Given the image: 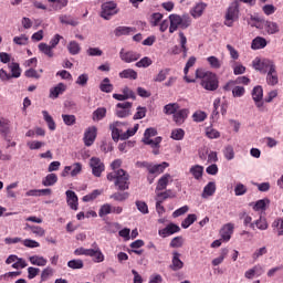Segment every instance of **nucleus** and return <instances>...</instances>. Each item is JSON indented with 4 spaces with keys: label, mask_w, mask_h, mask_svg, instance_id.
<instances>
[{
    "label": "nucleus",
    "mask_w": 283,
    "mask_h": 283,
    "mask_svg": "<svg viewBox=\"0 0 283 283\" xmlns=\"http://www.w3.org/2000/svg\"><path fill=\"white\" fill-rule=\"evenodd\" d=\"M120 165H123V161L120 159H115L111 164L113 171L107 174L106 178L109 182L115 181V187H117L119 191H127V189H129V174L122 169Z\"/></svg>",
    "instance_id": "1"
},
{
    "label": "nucleus",
    "mask_w": 283,
    "mask_h": 283,
    "mask_svg": "<svg viewBox=\"0 0 283 283\" xmlns=\"http://www.w3.org/2000/svg\"><path fill=\"white\" fill-rule=\"evenodd\" d=\"M196 78L201 80V87H203V90H207L208 92H216V90L220 87V81L218 80V75L211 71L197 69Z\"/></svg>",
    "instance_id": "2"
},
{
    "label": "nucleus",
    "mask_w": 283,
    "mask_h": 283,
    "mask_svg": "<svg viewBox=\"0 0 283 283\" xmlns=\"http://www.w3.org/2000/svg\"><path fill=\"white\" fill-rule=\"evenodd\" d=\"M170 27H169V33L174 34L178 28H181V30H187L189 25H191V18L189 15L180 17L178 14H170L169 15Z\"/></svg>",
    "instance_id": "3"
},
{
    "label": "nucleus",
    "mask_w": 283,
    "mask_h": 283,
    "mask_svg": "<svg viewBox=\"0 0 283 283\" xmlns=\"http://www.w3.org/2000/svg\"><path fill=\"white\" fill-rule=\"evenodd\" d=\"M240 19V8L238 7V2L231 3L228 7L224 15V25L228 28H233V23Z\"/></svg>",
    "instance_id": "4"
},
{
    "label": "nucleus",
    "mask_w": 283,
    "mask_h": 283,
    "mask_svg": "<svg viewBox=\"0 0 283 283\" xmlns=\"http://www.w3.org/2000/svg\"><path fill=\"white\" fill-rule=\"evenodd\" d=\"M118 14V4L114 1L104 2L102 4L101 17L105 19V21H109L112 17Z\"/></svg>",
    "instance_id": "5"
},
{
    "label": "nucleus",
    "mask_w": 283,
    "mask_h": 283,
    "mask_svg": "<svg viewBox=\"0 0 283 283\" xmlns=\"http://www.w3.org/2000/svg\"><path fill=\"white\" fill-rule=\"evenodd\" d=\"M132 107H134V103L132 102H120L115 105V116L117 118H127V116H132Z\"/></svg>",
    "instance_id": "6"
},
{
    "label": "nucleus",
    "mask_w": 283,
    "mask_h": 283,
    "mask_svg": "<svg viewBox=\"0 0 283 283\" xmlns=\"http://www.w3.org/2000/svg\"><path fill=\"white\" fill-rule=\"evenodd\" d=\"M252 98L259 112H266V106H264V102L262 101L264 98V88L262 86L258 85L252 90Z\"/></svg>",
    "instance_id": "7"
},
{
    "label": "nucleus",
    "mask_w": 283,
    "mask_h": 283,
    "mask_svg": "<svg viewBox=\"0 0 283 283\" xmlns=\"http://www.w3.org/2000/svg\"><path fill=\"white\" fill-rule=\"evenodd\" d=\"M90 167L95 178H101L103 171H105V164L102 163L101 158L98 157H92L90 159Z\"/></svg>",
    "instance_id": "8"
},
{
    "label": "nucleus",
    "mask_w": 283,
    "mask_h": 283,
    "mask_svg": "<svg viewBox=\"0 0 283 283\" xmlns=\"http://www.w3.org/2000/svg\"><path fill=\"white\" fill-rule=\"evenodd\" d=\"M119 59L124 61V63H134L140 59V53L136 51H125V49H122L119 52Z\"/></svg>",
    "instance_id": "9"
},
{
    "label": "nucleus",
    "mask_w": 283,
    "mask_h": 283,
    "mask_svg": "<svg viewBox=\"0 0 283 283\" xmlns=\"http://www.w3.org/2000/svg\"><path fill=\"white\" fill-rule=\"evenodd\" d=\"M81 171H83V165L81 163H75L72 166H66L61 176L65 178L71 175L74 178V176H78Z\"/></svg>",
    "instance_id": "10"
},
{
    "label": "nucleus",
    "mask_w": 283,
    "mask_h": 283,
    "mask_svg": "<svg viewBox=\"0 0 283 283\" xmlns=\"http://www.w3.org/2000/svg\"><path fill=\"white\" fill-rule=\"evenodd\" d=\"M174 233H180V226L169 223L164 229L158 230L160 238H169V235H174Z\"/></svg>",
    "instance_id": "11"
},
{
    "label": "nucleus",
    "mask_w": 283,
    "mask_h": 283,
    "mask_svg": "<svg viewBox=\"0 0 283 283\" xmlns=\"http://www.w3.org/2000/svg\"><path fill=\"white\" fill-rule=\"evenodd\" d=\"M96 126L88 127L84 133V145L86 147H92L94 145V140H96Z\"/></svg>",
    "instance_id": "12"
},
{
    "label": "nucleus",
    "mask_w": 283,
    "mask_h": 283,
    "mask_svg": "<svg viewBox=\"0 0 283 283\" xmlns=\"http://www.w3.org/2000/svg\"><path fill=\"white\" fill-rule=\"evenodd\" d=\"M123 127V123L115 122L109 125V129L112 132V138L114 143H118V140H123V130L120 129Z\"/></svg>",
    "instance_id": "13"
},
{
    "label": "nucleus",
    "mask_w": 283,
    "mask_h": 283,
    "mask_svg": "<svg viewBox=\"0 0 283 283\" xmlns=\"http://www.w3.org/2000/svg\"><path fill=\"white\" fill-rule=\"evenodd\" d=\"M66 202L73 211H78V196L73 190H67L66 192Z\"/></svg>",
    "instance_id": "14"
},
{
    "label": "nucleus",
    "mask_w": 283,
    "mask_h": 283,
    "mask_svg": "<svg viewBox=\"0 0 283 283\" xmlns=\"http://www.w3.org/2000/svg\"><path fill=\"white\" fill-rule=\"evenodd\" d=\"M266 84L270 85L271 87H275L277 83H280V77L277 76V66L273 69H270L266 73L265 77Z\"/></svg>",
    "instance_id": "15"
},
{
    "label": "nucleus",
    "mask_w": 283,
    "mask_h": 283,
    "mask_svg": "<svg viewBox=\"0 0 283 283\" xmlns=\"http://www.w3.org/2000/svg\"><path fill=\"white\" fill-rule=\"evenodd\" d=\"M181 254L178 251L172 252V259L170 269L171 271H180L181 269H185V262L180 260Z\"/></svg>",
    "instance_id": "16"
},
{
    "label": "nucleus",
    "mask_w": 283,
    "mask_h": 283,
    "mask_svg": "<svg viewBox=\"0 0 283 283\" xmlns=\"http://www.w3.org/2000/svg\"><path fill=\"white\" fill-rule=\"evenodd\" d=\"M189 117V109L182 108L178 109L177 113L172 115V120L176 123V125H182L185 120Z\"/></svg>",
    "instance_id": "17"
},
{
    "label": "nucleus",
    "mask_w": 283,
    "mask_h": 283,
    "mask_svg": "<svg viewBox=\"0 0 283 283\" xmlns=\"http://www.w3.org/2000/svg\"><path fill=\"white\" fill-rule=\"evenodd\" d=\"M264 273V268H262V265L256 264L253 268H251L250 270L245 271L244 273V277H247V280H253V277H260V275H262Z\"/></svg>",
    "instance_id": "18"
},
{
    "label": "nucleus",
    "mask_w": 283,
    "mask_h": 283,
    "mask_svg": "<svg viewBox=\"0 0 283 283\" xmlns=\"http://www.w3.org/2000/svg\"><path fill=\"white\" fill-rule=\"evenodd\" d=\"M233 223H227L221 228L220 235L224 242H229V240H231V235H233Z\"/></svg>",
    "instance_id": "19"
},
{
    "label": "nucleus",
    "mask_w": 283,
    "mask_h": 283,
    "mask_svg": "<svg viewBox=\"0 0 283 283\" xmlns=\"http://www.w3.org/2000/svg\"><path fill=\"white\" fill-rule=\"evenodd\" d=\"M144 145H150L154 149L153 154L158 155V149H160V143H163V137H156L155 139H143Z\"/></svg>",
    "instance_id": "20"
},
{
    "label": "nucleus",
    "mask_w": 283,
    "mask_h": 283,
    "mask_svg": "<svg viewBox=\"0 0 283 283\" xmlns=\"http://www.w3.org/2000/svg\"><path fill=\"white\" fill-rule=\"evenodd\" d=\"M167 167H169V163H166V161L157 165L151 164L150 170L148 174L160 176V174H163L165 169H167Z\"/></svg>",
    "instance_id": "21"
},
{
    "label": "nucleus",
    "mask_w": 283,
    "mask_h": 283,
    "mask_svg": "<svg viewBox=\"0 0 283 283\" xmlns=\"http://www.w3.org/2000/svg\"><path fill=\"white\" fill-rule=\"evenodd\" d=\"M67 90V86L64 83H59L56 86L50 90V98H56L61 96Z\"/></svg>",
    "instance_id": "22"
},
{
    "label": "nucleus",
    "mask_w": 283,
    "mask_h": 283,
    "mask_svg": "<svg viewBox=\"0 0 283 283\" xmlns=\"http://www.w3.org/2000/svg\"><path fill=\"white\" fill-rule=\"evenodd\" d=\"M169 180H171V175L169 174L160 177L156 186V191H165V189H167V185H169Z\"/></svg>",
    "instance_id": "23"
},
{
    "label": "nucleus",
    "mask_w": 283,
    "mask_h": 283,
    "mask_svg": "<svg viewBox=\"0 0 283 283\" xmlns=\"http://www.w3.org/2000/svg\"><path fill=\"white\" fill-rule=\"evenodd\" d=\"M190 174L193 176L195 180H202V175L205 174V167L200 165L191 166Z\"/></svg>",
    "instance_id": "24"
},
{
    "label": "nucleus",
    "mask_w": 283,
    "mask_h": 283,
    "mask_svg": "<svg viewBox=\"0 0 283 283\" xmlns=\"http://www.w3.org/2000/svg\"><path fill=\"white\" fill-rule=\"evenodd\" d=\"M132 32H136V29L130 27H117L114 30L115 36H127L132 34Z\"/></svg>",
    "instance_id": "25"
},
{
    "label": "nucleus",
    "mask_w": 283,
    "mask_h": 283,
    "mask_svg": "<svg viewBox=\"0 0 283 283\" xmlns=\"http://www.w3.org/2000/svg\"><path fill=\"white\" fill-rule=\"evenodd\" d=\"M59 182V177L56 174H49L46 177L42 180L43 187H54Z\"/></svg>",
    "instance_id": "26"
},
{
    "label": "nucleus",
    "mask_w": 283,
    "mask_h": 283,
    "mask_svg": "<svg viewBox=\"0 0 283 283\" xmlns=\"http://www.w3.org/2000/svg\"><path fill=\"white\" fill-rule=\"evenodd\" d=\"M206 9H207V3L205 2L197 3L191 11V15L195 19H198L199 17H202V13L205 12Z\"/></svg>",
    "instance_id": "27"
},
{
    "label": "nucleus",
    "mask_w": 283,
    "mask_h": 283,
    "mask_svg": "<svg viewBox=\"0 0 283 283\" xmlns=\"http://www.w3.org/2000/svg\"><path fill=\"white\" fill-rule=\"evenodd\" d=\"M43 119L45 120L49 129L51 132H54L56 129V122H54V118L51 117L50 113L48 111H42Z\"/></svg>",
    "instance_id": "28"
},
{
    "label": "nucleus",
    "mask_w": 283,
    "mask_h": 283,
    "mask_svg": "<svg viewBox=\"0 0 283 283\" xmlns=\"http://www.w3.org/2000/svg\"><path fill=\"white\" fill-rule=\"evenodd\" d=\"M264 28L268 34H277V32H280V25L277 22L265 21Z\"/></svg>",
    "instance_id": "29"
},
{
    "label": "nucleus",
    "mask_w": 283,
    "mask_h": 283,
    "mask_svg": "<svg viewBox=\"0 0 283 283\" xmlns=\"http://www.w3.org/2000/svg\"><path fill=\"white\" fill-rule=\"evenodd\" d=\"M8 67L11 72V78H19L21 76V66L17 62L8 64Z\"/></svg>",
    "instance_id": "30"
},
{
    "label": "nucleus",
    "mask_w": 283,
    "mask_h": 283,
    "mask_svg": "<svg viewBox=\"0 0 283 283\" xmlns=\"http://www.w3.org/2000/svg\"><path fill=\"white\" fill-rule=\"evenodd\" d=\"M119 78H130L136 81L138 78V73L134 69H126L119 73Z\"/></svg>",
    "instance_id": "31"
},
{
    "label": "nucleus",
    "mask_w": 283,
    "mask_h": 283,
    "mask_svg": "<svg viewBox=\"0 0 283 283\" xmlns=\"http://www.w3.org/2000/svg\"><path fill=\"white\" fill-rule=\"evenodd\" d=\"M265 45H266V39L262 36H256L254 40H252V43H251L252 50H264Z\"/></svg>",
    "instance_id": "32"
},
{
    "label": "nucleus",
    "mask_w": 283,
    "mask_h": 283,
    "mask_svg": "<svg viewBox=\"0 0 283 283\" xmlns=\"http://www.w3.org/2000/svg\"><path fill=\"white\" fill-rule=\"evenodd\" d=\"M99 90L105 94H111V92H114V85L109 83V77H105L102 81V83L99 84Z\"/></svg>",
    "instance_id": "33"
},
{
    "label": "nucleus",
    "mask_w": 283,
    "mask_h": 283,
    "mask_svg": "<svg viewBox=\"0 0 283 283\" xmlns=\"http://www.w3.org/2000/svg\"><path fill=\"white\" fill-rule=\"evenodd\" d=\"M59 20L61 23H63L64 25H72L73 28H76V25H78V22L76 20H74L72 18V15H67V14H61L59 17Z\"/></svg>",
    "instance_id": "34"
},
{
    "label": "nucleus",
    "mask_w": 283,
    "mask_h": 283,
    "mask_svg": "<svg viewBox=\"0 0 283 283\" xmlns=\"http://www.w3.org/2000/svg\"><path fill=\"white\" fill-rule=\"evenodd\" d=\"M49 3H53L51 8L56 12L63 10V8H67L69 0H49Z\"/></svg>",
    "instance_id": "35"
},
{
    "label": "nucleus",
    "mask_w": 283,
    "mask_h": 283,
    "mask_svg": "<svg viewBox=\"0 0 283 283\" xmlns=\"http://www.w3.org/2000/svg\"><path fill=\"white\" fill-rule=\"evenodd\" d=\"M180 109V105L178 103H170L164 106V114H167V116H172L177 113V111Z\"/></svg>",
    "instance_id": "36"
},
{
    "label": "nucleus",
    "mask_w": 283,
    "mask_h": 283,
    "mask_svg": "<svg viewBox=\"0 0 283 283\" xmlns=\"http://www.w3.org/2000/svg\"><path fill=\"white\" fill-rule=\"evenodd\" d=\"M93 254H90V258H93V261L96 263H101L105 261V255L101 251V248L92 249Z\"/></svg>",
    "instance_id": "37"
},
{
    "label": "nucleus",
    "mask_w": 283,
    "mask_h": 283,
    "mask_svg": "<svg viewBox=\"0 0 283 283\" xmlns=\"http://www.w3.org/2000/svg\"><path fill=\"white\" fill-rule=\"evenodd\" d=\"M105 116H107V108L105 107H98L93 112V120H96V122L103 120Z\"/></svg>",
    "instance_id": "38"
},
{
    "label": "nucleus",
    "mask_w": 283,
    "mask_h": 283,
    "mask_svg": "<svg viewBox=\"0 0 283 283\" xmlns=\"http://www.w3.org/2000/svg\"><path fill=\"white\" fill-rule=\"evenodd\" d=\"M67 50L72 56H76V54H81V44H78L76 41H71L67 44Z\"/></svg>",
    "instance_id": "39"
},
{
    "label": "nucleus",
    "mask_w": 283,
    "mask_h": 283,
    "mask_svg": "<svg viewBox=\"0 0 283 283\" xmlns=\"http://www.w3.org/2000/svg\"><path fill=\"white\" fill-rule=\"evenodd\" d=\"M29 261L31 262V264H33L34 266H45V264H48V260L43 256H39V255H33L29 258Z\"/></svg>",
    "instance_id": "40"
},
{
    "label": "nucleus",
    "mask_w": 283,
    "mask_h": 283,
    "mask_svg": "<svg viewBox=\"0 0 283 283\" xmlns=\"http://www.w3.org/2000/svg\"><path fill=\"white\" fill-rule=\"evenodd\" d=\"M39 50H40V52H42L43 54L49 56V59H52V56H54V51H52V50H54V48L51 45H48L45 43H40Z\"/></svg>",
    "instance_id": "41"
},
{
    "label": "nucleus",
    "mask_w": 283,
    "mask_h": 283,
    "mask_svg": "<svg viewBox=\"0 0 283 283\" xmlns=\"http://www.w3.org/2000/svg\"><path fill=\"white\" fill-rule=\"evenodd\" d=\"M185 244V239L182 237H175L171 239L169 247L170 249H180Z\"/></svg>",
    "instance_id": "42"
},
{
    "label": "nucleus",
    "mask_w": 283,
    "mask_h": 283,
    "mask_svg": "<svg viewBox=\"0 0 283 283\" xmlns=\"http://www.w3.org/2000/svg\"><path fill=\"white\" fill-rule=\"evenodd\" d=\"M198 220L196 214H188L187 218L181 222L182 229H189L193 222Z\"/></svg>",
    "instance_id": "43"
},
{
    "label": "nucleus",
    "mask_w": 283,
    "mask_h": 283,
    "mask_svg": "<svg viewBox=\"0 0 283 283\" xmlns=\"http://www.w3.org/2000/svg\"><path fill=\"white\" fill-rule=\"evenodd\" d=\"M207 61H208L210 67H212V70H220V67H222V62L213 55L207 57Z\"/></svg>",
    "instance_id": "44"
},
{
    "label": "nucleus",
    "mask_w": 283,
    "mask_h": 283,
    "mask_svg": "<svg viewBox=\"0 0 283 283\" xmlns=\"http://www.w3.org/2000/svg\"><path fill=\"white\" fill-rule=\"evenodd\" d=\"M275 63L271 60H262V73L266 74L269 73L272 69H275Z\"/></svg>",
    "instance_id": "45"
},
{
    "label": "nucleus",
    "mask_w": 283,
    "mask_h": 283,
    "mask_svg": "<svg viewBox=\"0 0 283 283\" xmlns=\"http://www.w3.org/2000/svg\"><path fill=\"white\" fill-rule=\"evenodd\" d=\"M127 198H129V192H115L111 196V199L116 202H125Z\"/></svg>",
    "instance_id": "46"
},
{
    "label": "nucleus",
    "mask_w": 283,
    "mask_h": 283,
    "mask_svg": "<svg viewBox=\"0 0 283 283\" xmlns=\"http://www.w3.org/2000/svg\"><path fill=\"white\" fill-rule=\"evenodd\" d=\"M163 13H160V12H157V13H153L151 15H150V25L153 27V28H156V27H158V25H160V21H163Z\"/></svg>",
    "instance_id": "47"
},
{
    "label": "nucleus",
    "mask_w": 283,
    "mask_h": 283,
    "mask_svg": "<svg viewBox=\"0 0 283 283\" xmlns=\"http://www.w3.org/2000/svg\"><path fill=\"white\" fill-rule=\"evenodd\" d=\"M223 156L228 160H233L235 158V150H233V146H226L223 149Z\"/></svg>",
    "instance_id": "48"
},
{
    "label": "nucleus",
    "mask_w": 283,
    "mask_h": 283,
    "mask_svg": "<svg viewBox=\"0 0 283 283\" xmlns=\"http://www.w3.org/2000/svg\"><path fill=\"white\" fill-rule=\"evenodd\" d=\"M109 213H112V205L109 203L102 205L98 210L99 218H105V216H109Z\"/></svg>",
    "instance_id": "49"
},
{
    "label": "nucleus",
    "mask_w": 283,
    "mask_h": 283,
    "mask_svg": "<svg viewBox=\"0 0 283 283\" xmlns=\"http://www.w3.org/2000/svg\"><path fill=\"white\" fill-rule=\"evenodd\" d=\"M272 227L276 231L277 235H283V219L279 218L273 221Z\"/></svg>",
    "instance_id": "50"
},
{
    "label": "nucleus",
    "mask_w": 283,
    "mask_h": 283,
    "mask_svg": "<svg viewBox=\"0 0 283 283\" xmlns=\"http://www.w3.org/2000/svg\"><path fill=\"white\" fill-rule=\"evenodd\" d=\"M157 198H158V200H161V202H165V200H167L169 198H176V192H172L171 190L158 192Z\"/></svg>",
    "instance_id": "51"
},
{
    "label": "nucleus",
    "mask_w": 283,
    "mask_h": 283,
    "mask_svg": "<svg viewBox=\"0 0 283 283\" xmlns=\"http://www.w3.org/2000/svg\"><path fill=\"white\" fill-rule=\"evenodd\" d=\"M139 127L140 126L136 124L133 128L127 129L124 134H122V140H127V138H132V136H135Z\"/></svg>",
    "instance_id": "52"
},
{
    "label": "nucleus",
    "mask_w": 283,
    "mask_h": 283,
    "mask_svg": "<svg viewBox=\"0 0 283 283\" xmlns=\"http://www.w3.org/2000/svg\"><path fill=\"white\" fill-rule=\"evenodd\" d=\"M192 120L195 123H203V120H207V113L202 111H197L192 114Z\"/></svg>",
    "instance_id": "53"
},
{
    "label": "nucleus",
    "mask_w": 283,
    "mask_h": 283,
    "mask_svg": "<svg viewBox=\"0 0 283 283\" xmlns=\"http://www.w3.org/2000/svg\"><path fill=\"white\" fill-rule=\"evenodd\" d=\"M122 94H124L126 101H129V98H132V101H136V93L129 88V86L122 88Z\"/></svg>",
    "instance_id": "54"
},
{
    "label": "nucleus",
    "mask_w": 283,
    "mask_h": 283,
    "mask_svg": "<svg viewBox=\"0 0 283 283\" xmlns=\"http://www.w3.org/2000/svg\"><path fill=\"white\" fill-rule=\"evenodd\" d=\"M271 202L269 199L258 200L253 207L254 211H264L266 209V205Z\"/></svg>",
    "instance_id": "55"
},
{
    "label": "nucleus",
    "mask_w": 283,
    "mask_h": 283,
    "mask_svg": "<svg viewBox=\"0 0 283 283\" xmlns=\"http://www.w3.org/2000/svg\"><path fill=\"white\" fill-rule=\"evenodd\" d=\"M216 193V182L210 181L203 188V196H213Z\"/></svg>",
    "instance_id": "56"
},
{
    "label": "nucleus",
    "mask_w": 283,
    "mask_h": 283,
    "mask_svg": "<svg viewBox=\"0 0 283 283\" xmlns=\"http://www.w3.org/2000/svg\"><path fill=\"white\" fill-rule=\"evenodd\" d=\"M67 266L69 269H73V270L83 269L84 263H83V260L81 259H74L67 262Z\"/></svg>",
    "instance_id": "57"
},
{
    "label": "nucleus",
    "mask_w": 283,
    "mask_h": 283,
    "mask_svg": "<svg viewBox=\"0 0 283 283\" xmlns=\"http://www.w3.org/2000/svg\"><path fill=\"white\" fill-rule=\"evenodd\" d=\"M62 120L64 124H66L69 127H72V125H76V116L75 115H62Z\"/></svg>",
    "instance_id": "58"
},
{
    "label": "nucleus",
    "mask_w": 283,
    "mask_h": 283,
    "mask_svg": "<svg viewBox=\"0 0 283 283\" xmlns=\"http://www.w3.org/2000/svg\"><path fill=\"white\" fill-rule=\"evenodd\" d=\"M27 146L29 147V149L33 151L36 149H41V147H45V143L40 140H32V142H28Z\"/></svg>",
    "instance_id": "59"
},
{
    "label": "nucleus",
    "mask_w": 283,
    "mask_h": 283,
    "mask_svg": "<svg viewBox=\"0 0 283 283\" xmlns=\"http://www.w3.org/2000/svg\"><path fill=\"white\" fill-rule=\"evenodd\" d=\"M151 63H154V61H151V57L149 56H145L142 60H139L138 62H136V67H149V65H151Z\"/></svg>",
    "instance_id": "60"
},
{
    "label": "nucleus",
    "mask_w": 283,
    "mask_h": 283,
    "mask_svg": "<svg viewBox=\"0 0 283 283\" xmlns=\"http://www.w3.org/2000/svg\"><path fill=\"white\" fill-rule=\"evenodd\" d=\"M172 140H182L185 138V130L182 128H177L171 132Z\"/></svg>",
    "instance_id": "61"
},
{
    "label": "nucleus",
    "mask_w": 283,
    "mask_h": 283,
    "mask_svg": "<svg viewBox=\"0 0 283 283\" xmlns=\"http://www.w3.org/2000/svg\"><path fill=\"white\" fill-rule=\"evenodd\" d=\"M167 74H169V69L159 71V73L154 78L155 83H163V81L167 78Z\"/></svg>",
    "instance_id": "62"
},
{
    "label": "nucleus",
    "mask_w": 283,
    "mask_h": 283,
    "mask_svg": "<svg viewBox=\"0 0 283 283\" xmlns=\"http://www.w3.org/2000/svg\"><path fill=\"white\" fill-rule=\"evenodd\" d=\"M24 76L27 78H35L36 81H39V78H41V74H39V72H36V70L34 69H29L24 72Z\"/></svg>",
    "instance_id": "63"
},
{
    "label": "nucleus",
    "mask_w": 283,
    "mask_h": 283,
    "mask_svg": "<svg viewBox=\"0 0 283 283\" xmlns=\"http://www.w3.org/2000/svg\"><path fill=\"white\" fill-rule=\"evenodd\" d=\"M13 43H15V45H28V36L25 34H21L20 36H14Z\"/></svg>",
    "instance_id": "64"
}]
</instances>
